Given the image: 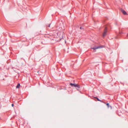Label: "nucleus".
I'll list each match as a JSON object with an SVG mask.
<instances>
[{
  "mask_svg": "<svg viewBox=\"0 0 128 128\" xmlns=\"http://www.w3.org/2000/svg\"><path fill=\"white\" fill-rule=\"evenodd\" d=\"M102 47L101 46H98L97 47H94L92 48V49H93L94 50H96L98 48H102Z\"/></svg>",
  "mask_w": 128,
  "mask_h": 128,
  "instance_id": "obj_4",
  "label": "nucleus"
},
{
  "mask_svg": "<svg viewBox=\"0 0 128 128\" xmlns=\"http://www.w3.org/2000/svg\"><path fill=\"white\" fill-rule=\"evenodd\" d=\"M70 85L72 87H76V89L77 90H78L80 87V85L78 84L70 83Z\"/></svg>",
  "mask_w": 128,
  "mask_h": 128,
  "instance_id": "obj_1",
  "label": "nucleus"
},
{
  "mask_svg": "<svg viewBox=\"0 0 128 128\" xmlns=\"http://www.w3.org/2000/svg\"><path fill=\"white\" fill-rule=\"evenodd\" d=\"M80 29H81V30H82V29H84V28H83L81 26V27H80Z\"/></svg>",
  "mask_w": 128,
  "mask_h": 128,
  "instance_id": "obj_8",
  "label": "nucleus"
},
{
  "mask_svg": "<svg viewBox=\"0 0 128 128\" xmlns=\"http://www.w3.org/2000/svg\"><path fill=\"white\" fill-rule=\"evenodd\" d=\"M107 28L106 27L104 30V32L103 34V36H104L106 34L107 31Z\"/></svg>",
  "mask_w": 128,
  "mask_h": 128,
  "instance_id": "obj_2",
  "label": "nucleus"
},
{
  "mask_svg": "<svg viewBox=\"0 0 128 128\" xmlns=\"http://www.w3.org/2000/svg\"><path fill=\"white\" fill-rule=\"evenodd\" d=\"M20 84L19 83H18L17 84V86H16V88H19L20 87Z\"/></svg>",
  "mask_w": 128,
  "mask_h": 128,
  "instance_id": "obj_6",
  "label": "nucleus"
},
{
  "mask_svg": "<svg viewBox=\"0 0 128 128\" xmlns=\"http://www.w3.org/2000/svg\"><path fill=\"white\" fill-rule=\"evenodd\" d=\"M14 106V104H12V107H13V106Z\"/></svg>",
  "mask_w": 128,
  "mask_h": 128,
  "instance_id": "obj_10",
  "label": "nucleus"
},
{
  "mask_svg": "<svg viewBox=\"0 0 128 128\" xmlns=\"http://www.w3.org/2000/svg\"><path fill=\"white\" fill-rule=\"evenodd\" d=\"M95 98H96L97 100H98V101H100L101 102H102V101L101 100H100L98 98L96 97H95Z\"/></svg>",
  "mask_w": 128,
  "mask_h": 128,
  "instance_id": "obj_7",
  "label": "nucleus"
},
{
  "mask_svg": "<svg viewBox=\"0 0 128 128\" xmlns=\"http://www.w3.org/2000/svg\"><path fill=\"white\" fill-rule=\"evenodd\" d=\"M120 10L121 11L124 15H126L127 14V13L124 10L122 9H121Z\"/></svg>",
  "mask_w": 128,
  "mask_h": 128,
  "instance_id": "obj_3",
  "label": "nucleus"
},
{
  "mask_svg": "<svg viewBox=\"0 0 128 128\" xmlns=\"http://www.w3.org/2000/svg\"><path fill=\"white\" fill-rule=\"evenodd\" d=\"M106 105L108 106V108H110L111 109H112V107L108 103H107L106 104Z\"/></svg>",
  "mask_w": 128,
  "mask_h": 128,
  "instance_id": "obj_5",
  "label": "nucleus"
},
{
  "mask_svg": "<svg viewBox=\"0 0 128 128\" xmlns=\"http://www.w3.org/2000/svg\"><path fill=\"white\" fill-rule=\"evenodd\" d=\"M104 4L106 6V4L105 3H104Z\"/></svg>",
  "mask_w": 128,
  "mask_h": 128,
  "instance_id": "obj_11",
  "label": "nucleus"
},
{
  "mask_svg": "<svg viewBox=\"0 0 128 128\" xmlns=\"http://www.w3.org/2000/svg\"><path fill=\"white\" fill-rule=\"evenodd\" d=\"M50 24H49L48 26V27H50Z\"/></svg>",
  "mask_w": 128,
  "mask_h": 128,
  "instance_id": "obj_9",
  "label": "nucleus"
}]
</instances>
